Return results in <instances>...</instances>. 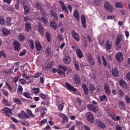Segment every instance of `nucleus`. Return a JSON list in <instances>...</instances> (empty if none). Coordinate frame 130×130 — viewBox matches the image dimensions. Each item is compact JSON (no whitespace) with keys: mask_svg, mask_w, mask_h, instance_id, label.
Here are the masks:
<instances>
[{"mask_svg":"<svg viewBox=\"0 0 130 130\" xmlns=\"http://www.w3.org/2000/svg\"><path fill=\"white\" fill-rule=\"evenodd\" d=\"M104 8L107 11L111 12L114 10L113 6L108 2H106L104 5Z\"/></svg>","mask_w":130,"mask_h":130,"instance_id":"1","label":"nucleus"},{"mask_svg":"<svg viewBox=\"0 0 130 130\" xmlns=\"http://www.w3.org/2000/svg\"><path fill=\"white\" fill-rule=\"evenodd\" d=\"M18 117L21 119L29 118V116L23 111L18 114Z\"/></svg>","mask_w":130,"mask_h":130,"instance_id":"2","label":"nucleus"},{"mask_svg":"<svg viewBox=\"0 0 130 130\" xmlns=\"http://www.w3.org/2000/svg\"><path fill=\"white\" fill-rule=\"evenodd\" d=\"M3 112L8 117H10L12 115L11 110L7 107H5L2 109Z\"/></svg>","mask_w":130,"mask_h":130,"instance_id":"3","label":"nucleus"},{"mask_svg":"<svg viewBox=\"0 0 130 130\" xmlns=\"http://www.w3.org/2000/svg\"><path fill=\"white\" fill-rule=\"evenodd\" d=\"M63 61L66 64H68L70 63L71 58L69 54L67 53L65 54L63 58Z\"/></svg>","mask_w":130,"mask_h":130,"instance_id":"4","label":"nucleus"},{"mask_svg":"<svg viewBox=\"0 0 130 130\" xmlns=\"http://www.w3.org/2000/svg\"><path fill=\"white\" fill-rule=\"evenodd\" d=\"M88 121L91 123H93L94 122V117L91 113L89 112H87L86 115Z\"/></svg>","mask_w":130,"mask_h":130,"instance_id":"5","label":"nucleus"},{"mask_svg":"<svg viewBox=\"0 0 130 130\" xmlns=\"http://www.w3.org/2000/svg\"><path fill=\"white\" fill-rule=\"evenodd\" d=\"M116 59L118 62H121L123 60V55L121 52H118L116 53Z\"/></svg>","mask_w":130,"mask_h":130,"instance_id":"6","label":"nucleus"},{"mask_svg":"<svg viewBox=\"0 0 130 130\" xmlns=\"http://www.w3.org/2000/svg\"><path fill=\"white\" fill-rule=\"evenodd\" d=\"M13 47L14 50L19 51L21 49V45L19 43V42L15 41L13 42Z\"/></svg>","mask_w":130,"mask_h":130,"instance_id":"7","label":"nucleus"},{"mask_svg":"<svg viewBox=\"0 0 130 130\" xmlns=\"http://www.w3.org/2000/svg\"><path fill=\"white\" fill-rule=\"evenodd\" d=\"M73 82L74 84L78 85L80 82V79L79 76L76 74H75L73 77Z\"/></svg>","mask_w":130,"mask_h":130,"instance_id":"8","label":"nucleus"},{"mask_svg":"<svg viewBox=\"0 0 130 130\" xmlns=\"http://www.w3.org/2000/svg\"><path fill=\"white\" fill-rule=\"evenodd\" d=\"M88 109L92 110L95 112H97L98 110V108L96 106L91 104H90L87 105Z\"/></svg>","mask_w":130,"mask_h":130,"instance_id":"9","label":"nucleus"},{"mask_svg":"<svg viewBox=\"0 0 130 130\" xmlns=\"http://www.w3.org/2000/svg\"><path fill=\"white\" fill-rule=\"evenodd\" d=\"M87 58L88 61L91 65L92 66L94 65L95 64L94 61L92 54H88L87 55Z\"/></svg>","mask_w":130,"mask_h":130,"instance_id":"10","label":"nucleus"},{"mask_svg":"<svg viewBox=\"0 0 130 130\" xmlns=\"http://www.w3.org/2000/svg\"><path fill=\"white\" fill-rule=\"evenodd\" d=\"M36 25L38 26V31L40 33V35L42 36H43L44 35L43 31L44 29L42 27L41 25V24L40 23L38 22H36L35 23Z\"/></svg>","mask_w":130,"mask_h":130,"instance_id":"11","label":"nucleus"},{"mask_svg":"<svg viewBox=\"0 0 130 130\" xmlns=\"http://www.w3.org/2000/svg\"><path fill=\"white\" fill-rule=\"evenodd\" d=\"M72 35L73 38L75 40L79 41V37L78 34L74 30L72 31Z\"/></svg>","mask_w":130,"mask_h":130,"instance_id":"12","label":"nucleus"},{"mask_svg":"<svg viewBox=\"0 0 130 130\" xmlns=\"http://www.w3.org/2000/svg\"><path fill=\"white\" fill-rule=\"evenodd\" d=\"M65 85L66 86V88L74 92L76 91V89L73 86L71 85L70 84L67 82H66Z\"/></svg>","mask_w":130,"mask_h":130,"instance_id":"13","label":"nucleus"},{"mask_svg":"<svg viewBox=\"0 0 130 130\" xmlns=\"http://www.w3.org/2000/svg\"><path fill=\"white\" fill-rule=\"evenodd\" d=\"M104 88L106 94L108 95H109L110 93V91L108 84L107 83L105 84Z\"/></svg>","mask_w":130,"mask_h":130,"instance_id":"14","label":"nucleus"},{"mask_svg":"<svg viewBox=\"0 0 130 130\" xmlns=\"http://www.w3.org/2000/svg\"><path fill=\"white\" fill-rule=\"evenodd\" d=\"M96 124L98 126L101 128L103 129L105 127V124L101 120H98L97 121Z\"/></svg>","mask_w":130,"mask_h":130,"instance_id":"15","label":"nucleus"},{"mask_svg":"<svg viewBox=\"0 0 130 130\" xmlns=\"http://www.w3.org/2000/svg\"><path fill=\"white\" fill-rule=\"evenodd\" d=\"M59 116L62 119L63 123H64L67 122L68 121V119L67 116L61 113L59 114Z\"/></svg>","mask_w":130,"mask_h":130,"instance_id":"16","label":"nucleus"},{"mask_svg":"<svg viewBox=\"0 0 130 130\" xmlns=\"http://www.w3.org/2000/svg\"><path fill=\"white\" fill-rule=\"evenodd\" d=\"M76 52L77 56L79 58H81L83 57V54L80 49L78 48L77 49Z\"/></svg>","mask_w":130,"mask_h":130,"instance_id":"17","label":"nucleus"},{"mask_svg":"<svg viewBox=\"0 0 130 130\" xmlns=\"http://www.w3.org/2000/svg\"><path fill=\"white\" fill-rule=\"evenodd\" d=\"M35 46L38 51L40 50L42 48L40 42L38 41H36L35 42Z\"/></svg>","mask_w":130,"mask_h":130,"instance_id":"18","label":"nucleus"},{"mask_svg":"<svg viewBox=\"0 0 130 130\" xmlns=\"http://www.w3.org/2000/svg\"><path fill=\"white\" fill-rule=\"evenodd\" d=\"M25 27L26 30L27 32H29L31 30V26L28 22H26L25 23Z\"/></svg>","mask_w":130,"mask_h":130,"instance_id":"19","label":"nucleus"},{"mask_svg":"<svg viewBox=\"0 0 130 130\" xmlns=\"http://www.w3.org/2000/svg\"><path fill=\"white\" fill-rule=\"evenodd\" d=\"M50 13L51 17H53V19L56 20L58 19V17L57 14L54 12L52 10H50Z\"/></svg>","mask_w":130,"mask_h":130,"instance_id":"20","label":"nucleus"},{"mask_svg":"<svg viewBox=\"0 0 130 130\" xmlns=\"http://www.w3.org/2000/svg\"><path fill=\"white\" fill-rule=\"evenodd\" d=\"M112 73L113 76L117 77L118 75V71L117 68H114L112 70Z\"/></svg>","mask_w":130,"mask_h":130,"instance_id":"21","label":"nucleus"},{"mask_svg":"<svg viewBox=\"0 0 130 130\" xmlns=\"http://www.w3.org/2000/svg\"><path fill=\"white\" fill-rule=\"evenodd\" d=\"M82 88L84 90L85 94L86 95L88 94V91L86 84H83L82 85Z\"/></svg>","mask_w":130,"mask_h":130,"instance_id":"22","label":"nucleus"},{"mask_svg":"<svg viewBox=\"0 0 130 130\" xmlns=\"http://www.w3.org/2000/svg\"><path fill=\"white\" fill-rule=\"evenodd\" d=\"M81 20L83 27L84 28H85L86 20L85 16L84 15H81Z\"/></svg>","mask_w":130,"mask_h":130,"instance_id":"23","label":"nucleus"},{"mask_svg":"<svg viewBox=\"0 0 130 130\" xmlns=\"http://www.w3.org/2000/svg\"><path fill=\"white\" fill-rule=\"evenodd\" d=\"M73 16L77 21L78 20L79 18V13H78L77 10L76 9H75L74 11Z\"/></svg>","mask_w":130,"mask_h":130,"instance_id":"24","label":"nucleus"},{"mask_svg":"<svg viewBox=\"0 0 130 130\" xmlns=\"http://www.w3.org/2000/svg\"><path fill=\"white\" fill-rule=\"evenodd\" d=\"M111 42L110 40H108L107 41L105 47L107 50H109L111 48Z\"/></svg>","mask_w":130,"mask_h":130,"instance_id":"25","label":"nucleus"},{"mask_svg":"<svg viewBox=\"0 0 130 130\" xmlns=\"http://www.w3.org/2000/svg\"><path fill=\"white\" fill-rule=\"evenodd\" d=\"M122 39V37L121 34H119L118 35L117 38V40L116 41V45L118 46Z\"/></svg>","mask_w":130,"mask_h":130,"instance_id":"26","label":"nucleus"},{"mask_svg":"<svg viewBox=\"0 0 130 130\" xmlns=\"http://www.w3.org/2000/svg\"><path fill=\"white\" fill-rule=\"evenodd\" d=\"M50 25L54 30H55L57 29V25L55 21H51L50 23Z\"/></svg>","mask_w":130,"mask_h":130,"instance_id":"27","label":"nucleus"},{"mask_svg":"<svg viewBox=\"0 0 130 130\" xmlns=\"http://www.w3.org/2000/svg\"><path fill=\"white\" fill-rule=\"evenodd\" d=\"M115 6L116 8H120L123 7V4L121 2L116 3L115 4Z\"/></svg>","mask_w":130,"mask_h":130,"instance_id":"28","label":"nucleus"},{"mask_svg":"<svg viewBox=\"0 0 130 130\" xmlns=\"http://www.w3.org/2000/svg\"><path fill=\"white\" fill-rule=\"evenodd\" d=\"M2 31L3 34L5 36L9 34L10 33V31L5 28H3L2 29Z\"/></svg>","mask_w":130,"mask_h":130,"instance_id":"29","label":"nucleus"},{"mask_svg":"<svg viewBox=\"0 0 130 130\" xmlns=\"http://www.w3.org/2000/svg\"><path fill=\"white\" fill-rule=\"evenodd\" d=\"M89 91L91 93H92L93 91L95 89L94 86L91 84L89 86Z\"/></svg>","mask_w":130,"mask_h":130,"instance_id":"30","label":"nucleus"},{"mask_svg":"<svg viewBox=\"0 0 130 130\" xmlns=\"http://www.w3.org/2000/svg\"><path fill=\"white\" fill-rule=\"evenodd\" d=\"M13 99L14 102L17 104L19 105L21 104L22 102L19 99L16 98H13Z\"/></svg>","mask_w":130,"mask_h":130,"instance_id":"31","label":"nucleus"},{"mask_svg":"<svg viewBox=\"0 0 130 130\" xmlns=\"http://www.w3.org/2000/svg\"><path fill=\"white\" fill-rule=\"evenodd\" d=\"M57 73L59 74L64 77H65V73L64 71H63L60 69L57 70Z\"/></svg>","mask_w":130,"mask_h":130,"instance_id":"32","label":"nucleus"},{"mask_svg":"<svg viewBox=\"0 0 130 130\" xmlns=\"http://www.w3.org/2000/svg\"><path fill=\"white\" fill-rule=\"evenodd\" d=\"M23 88L21 86H19L18 88L17 93L19 94H22L23 91Z\"/></svg>","mask_w":130,"mask_h":130,"instance_id":"33","label":"nucleus"},{"mask_svg":"<svg viewBox=\"0 0 130 130\" xmlns=\"http://www.w3.org/2000/svg\"><path fill=\"white\" fill-rule=\"evenodd\" d=\"M23 95L28 99L31 98L29 93L28 92H24L23 93Z\"/></svg>","mask_w":130,"mask_h":130,"instance_id":"34","label":"nucleus"},{"mask_svg":"<svg viewBox=\"0 0 130 130\" xmlns=\"http://www.w3.org/2000/svg\"><path fill=\"white\" fill-rule=\"evenodd\" d=\"M11 18L10 17L7 18L6 19V23L7 25L8 26H10L11 25Z\"/></svg>","mask_w":130,"mask_h":130,"instance_id":"35","label":"nucleus"},{"mask_svg":"<svg viewBox=\"0 0 130 130\" xmlns=\"http://www.w3.org/2000/svg\"><path fill=\"white\" fill-rule=\"evenodd\" d=\"M32 90H34V93L35 94H38L40 91L39 88H38L34 87L32 89Z\"/></svg>","mask_w":130,"mask_h":130,"instance_id":"36","label":"nucleus"},{"mask_svg":"<svg viewBox=\"0 0 130 130\" xmlns=\"http://www.w3.org/2000/svg\"><path fill=\"white\" fill-rule=\"evenodd\" d=\"M26 111L28 114L29 117L33 118L34 117V115L32 113L31 111L29 109H27Z\"/></svg>","mask_w":130,"mask_h":130,"instance_id":"37","label":"nucleus"},{"mask_svg":"<svg viewBox=\"0 0 130 130\" xmlns=\"http://www.w3.org/2000/svg\"><path fill=\"white\" fill-rule=\"evenodd\" d=\"M29 45L30 46L31 49H33L34 47V45L32 40H28Z\"/></svg>","mask_w":130,"mask_h":130,"instance_id":"38","label":"nucleus"},{"mask_svg":"<svg viewBox=\"0 0 130 130\" xmlns=\"http://www.w3.org/2000/svg\"><path fill=\"white\" fill-rule=\"evenodd\" d=\"M119 83L120 85L123 87L126 85V84L125 81L123 79L120 80Z\"/></svg>","mask_w":130,"mask_h":130,"instance_id":"39","label":"nucleus"},{"mask_svg":"<svg viewBox=\"0 0 130 130\" xmlns=\"http://www.w3.org/2000/svg\"><path fill=\"white\" fill-rule=\"evenodd\" d=\"M24 9L25 10V14H26L29 12V9L28 6L24 5Z\"/></svg>","mask_w":130,"mask_h":130,"instance_id":"40","label":"nucleus"},{"mask_svg":"<svg viewBox=\"0 0 130 130\" xmlns=\"http://www.w3.org/2000/svg\"><path fill=\"white\" fill-rule=\"evenodd\" d=\"M42 74V72H39L36 73L34 75V77L35 78H37L39 77Z\"/></svg>","mask_w":130,"mask_h":130,"instance_id":"41","label":"nucleus"},{"mask_svg":"<svg viewBox=\"0 0 130 130\" xmlns=\"http://www.w3.org/2000/svg\"><path fill=\"white\" fill-rule=\"evenodd\" d=\"M100 99L101 101H105L106 99V97L105 95H103L102 96H100Z\"/></svg>","mask_w":130,"mask_h":130,"instance_id":"42","label":"nucleus"},{"mask_svg":"<svg viewBox=\"0 0 130 130\" xmlns=\"http://www.w3.org/2000/svg\"><path fill=\"white\" fill-rule=\"evenodd\" d=\"M62 10L66 12L67 13H69L68 12L67 10V8L65 5L61 7Z\"/></svg>","mask_w":130,"mask_h":130,"instance_id":"43","label":"nucleus"},{"mask_svg":"<svg viewBox=\"0 0 130 130\" xmlns=\"http://www.w3.org/2000/svg\"><path fill=\"white\" fill-rule=\"evenodd\" d=\"M51 53L50 49L49 48H47L46 50L45 51V54L47 55H50Z\"/></svg>","mask_w":130,"mask_h":130,"instance_id":"44","label":"nucleus"},{"mask_svg":"<svg viewBox=\"0 0 130 130\" xmlns=\"http://www.w3.org/2000/svg\"><path fill=\"white\" fill-rule=\"evenodd\" d=\"M46 38L48 42H50L51 41V37H50V34L48 32H47L46 33Z\"/></svg>","mask_w":130,"mask_h":130,"instance_id":"45","label":"nucleus"},{"mask_svg":"<svg viewBox=\"0 0 130 130\" xmlns=\"http://www.w3.org/2000/svg\"><path fill=\"white\" fill-rule=\"evenodd\" d=\"M102 59L103 61V64L105 66H106L107 65V63L106 59L104 58V56H102Z\"/></svg>","mask_w":130,"mask_h":130,"instance_id":"46","label":"nucleus"},{"mask_svg":"<svg viewBox=\"0 0 130 130\" xmlns=\"http://www.w3.org/2000/svg\"><path fill=\"white\" fill-rule=\"evenodd\" d=\"M19 37L20 40L21 41L24 40L25 39V36L24 35H19Z\"/></svg>","mask_w":130,"mask_h":130,"instance_id":"47","label":"nucleus"},{"mask_svg":"<svg viewBox=\"0 0 130 130\" xmlns=\"http://www.w3.org/2000/svg\"><path fill=\"white\" fill-rule=\"evenodd\" d=\"M5 20L3 17L0 16V23L1 24H3L5 23Z\"/></svg>","mask_w":130,"mask_h":130,"instance_id":"48","label":"nucleus"},{"mask_svg":"<svg viewBox=\"0 0 130 130\" xmlns=\"http://www.w3.org/2000/svg\"><path fill=\"white\" fill-rule=\"evenodd\" d=\"M63 107V103H62L60 104L58 106V108L59 110H62Z\"/></svg>","mask_w":130,"mask_h":130,"instance_id":"49","label":"nucleus"},{"mask_svg":"<svg viewBox=\"0 0 130 130\" xmlns=\"http://www.w3.org/2000/svg\"><path fill=\"white\" fill-rule=\"evenodd\" d=\"M3 93L6 96H7L8 95V93L7 91L5 90H3L2 91Z\"/></svg>","mask_w":130,"mask_h":130,"instance_id":"50","label":"nucleus"},{"mask_svg":"<svg viewBox=\"0 0 130 130\" xmlns=\"http://www.w3.org/2000/svg\"><path fill=\"white\" fill-rule=\"evenodd\" d=\"M119 103L120 106L122 108L124 109L125 108V106L124 105L123 102L122 101H120L119 102Z\"/></svg>","mask_w":130,"mask_h":130,"instance_id":"51","label":"nucleus"},{"mask_svg":"<svg viewBox=\"0 0 130 130\" xmlns=\"http://www.w3.org/2000/svg\"><path fill=\"white\" fill-rule=\"evenodd\" d=\"M3 57L4 58H6V55L3 51L0 52V57Z\"/></svg>","mask_w":130,"mask_h":130,"instance_id":"52","label":"nucleus"},{"mask_svg":"<svg viewBox=\"0 0 130 130\" xmlns=\"http://www.w3.org/2000/svg\"><path fill=\"white\" fill-rule=\"evenodd\" d=\"M58 67L59 68L63 69V71H66L67 70L66 68L64 66L60 65L58 66Z\"/></svg>","mask_w":130,"mask_h":130,"instance_id":"53","label":"nucleus"},{"mask_svg":"<svg viewBox=\"0 0 130 130\" xmlns=\"http://www.w3.org/2000/svg\"><path fill=\"white\" fill-rule=\"evenodd\" d=\"M125 100L127 103H129L130 102V98L128 95H126L125 96Z\"/></svg>","mask_w":130,"mask_h":130,"instance_id":"54","label":"nucleus"},{"mask_svg":"<svg viewBox=\"0 0 130 130\" xmlns=\"http://www.w3.org/2000/svg\"><path fill=\"white\" fill-rule=\"evenodd\" d=\"M75 124L77 125H80L82 124L83 123L82 122L79 121L77 120H76L75 121Z\"/></svg>","mask_w":130,"mask_h":130,"instance_id":"55","label":"nucleus"},{"mask_svg":"<svg viewBox=\"0 0 130 130\" xmlns=\"http://www.w3.org/2000/svg\"><path fill=\"white\" fill-rule=\"evenodd\" d=\"M20 82L22 85H24L26 83V80L22 78L20 80Z\"/></svg>","mask_w":130,"mask_h":130,"instance_id":"56","label":"nucleus"},{"mask_svg":"<svg viewBox=\"0 0 130 130\" xmlns=\"http://www.w3.org/2000/svg\"><path fill=\"white\" fill-rule=\"evenodd\" d=\"M40 96L42 99H45V98L46 96L45 95L42 93H41L39 94Z\"/></svg>","mask_w":130,"mask_h":130,"instance_id":"57","label":"nucleus"},{"mask_svg":"<svg viewBox=\"0 0 130 130\" xmlns=\"http://www.w3.org/2000/svg\"><path fill=\"white\" fill-rule=\"evenodd\" d=\"M41 19L45 24H47V21L45 18L42 17L41 18Z\"/></svg>","mask_w":130,"mask_h":130,"instance_id":"58","label":"nucleus"},{"mask_svg":"<svg viewBox=\"0 0 130 130\" xmlns=\"http://www.w3.org/2000/svg\"><path fill=\"white\" fill-rule=\"evenodd\" d=\"M47 120L46 119H44L41 121L40 123V125H42L43 124L47 122Z\"/></svg>","mask_w":130,"mask_h":130,"instance_id":"59","label":"nucleus"},{"mask_svg":"<svg viewBox=\"0 0 130 130\" xmlns=\"http://www.w3.org/2000/svg\"><path fill=\"white\" fill-rule=\"evenodd\" d=\"M26 53L25 50H23V52L20 53V56H23L25 55Z\"/></svg>","mask_w":130,"mask_h":130,"instance_id":"60","label":"nucleus"},{"mask_svg":"<svg viewBox=\"0 0 130 130\" xmlns=\"http://www.w3.org/2000/svg\"><path fill=\"white\" fill-rule=\"evenodd\" d=\"M57 38L60 41L61 40L63 39L62 36L60 34H58Z\"/></svg>","mask_w":130,"mask_h":130,"instance_id":"61","label":"nucleus"},{"mask_svg":"<svg viewBox=\"0 0 130 130\" xmlns=\"http://www.w3.org/2000/svg\"><path fill=\"white\" fill-rule=\"evenodd\" d=\"M36 8L37 9H40V4L39 3H37L35 4Z\"/></svg>","mask_w":130,"mask_h":130,"instance_id":"62","label":"nucleus"},{"mask_svg":"<svg viewBox=\"0 0 130 130\" xmlns=\"http://www.w3.org/2000/svg\"><path fill=\"white\" fill-rule=\"evenodd\" d=\"M41 112V116L42 118H43L44 115L45 113V112L43 110H41L40 111Z\"/></svg>","mask_w":130,"mask_h":130,"instance_id":"63","label":"nucleus"},{"mask_svg":"<svg viewBox=\"0 0 130 130\" xmlns=\"http://www.w3.org/2000/svg\"><path fill=\"white\" fill-rule=\"evenodd\" d=\"M116 130H122V128L119 125H117L116 127Z\"/></svg>","mask_w":130,"mask_h":130,"instance_id":"64","label":"nucleus"}]
</instances>
